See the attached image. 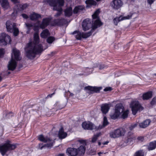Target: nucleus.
<instances>
[{
    "instance_id": "1",
    "label": "nucleus",
    "mask_w": 156,
    "mask_h": 156,
    "mask_svg": "<svg viewBox=\"0 0 156 156\" xmlns=\"http://www.w3.org/2000/svg\"><path fill=\"white\" fill-rule=\"evenodd\" d=\"M39 37L37 33L34 35V41L33 43L30 42L25 48L26 56L30 59H32L35 56L36 54L41 53L43 49L41 45L38 44Z\"/></svg>"
},
{
    "instance_id": "2",
    "label": "nucleus",
    "mask_w": 156,
    "mask_h": 156,
    "mask_svg": "<svg viewBox=\"0 0 156 156\" xmlns=\"http://www.w3.org/2000/svg\"><path fill=\"white\" fill-rule=\"evenodd\" d=\"M100 13L99 10H97L92 15L94 23L92 26V29L91 31L86 33L81 32L79 31H75L73 33V34L75 35L76 38L77 40H80L82 38H86L90 36L92 33V30L100 27L102 25L98 16Z\"/></svg>"
},
{
    "instance_id": "3",
    "label": "nucleus",
    "mask_w": 156,
    "mask_h": 156,
    "mask_svg": "<svg viewBox=\"0 0 156 156\" xmlns=\"http://www.w3.org/2000/svg\"><path fill=\"white\" fill-rule=\"evenodd\" d=\"M20 55L19 50L16 48H13L11 54V59L8 66L9 70H13L16 68L17 65L16 61L20 60L21 59Z\"/></svg>"
},
{
    "instance_id": "4",
    "label": "nucleus",
    "mask_w": 156,
    "mask_h": 156,
    "mask_svg": "<svg viewBox=\"0 0 156 156\" xmlns=\"http://www.w3.org/2000/svg\"><path fill=\"white\" fill-rule=\"evenodd\" d=\"M49 3L50 5L53 7V10L58 11V13L55 15V16L57 17L60 16L62 12V7L64 5V0H51Z\"/></svg>"
},
{
    "instance_id": "5",
    "label": "nucleus",
    "mask_w": 156,
    "mask_h": 156,
    "mask_svg": "<svg viewBox=\"0 0 156 156\" xmlns=\"http://www.w3.org/2000/svg\"><path fill=\"white\" fill-rule=\"evenodd\" d=\"M38 139L40 141L47 143L44 145H43L42 144H40L38 145V148L40 149H42L45 147L50 148L53 146V144L54 143V140L50 139L47 137L44 136L42 135H39Z\"/></svg>"
},
{
    "instance_id": "6",
    "label": "nucleus",
    "mask_w": 156,
    "mask_h": 156,
    "mask_svg": "<svg viewBox=\"0 0 156 156\" xmlns=\"http://www.w3.org/2000/svg\"><path fill=\"white\" fill-rule=\"evenodd\" d=\"M16 147V144H12L10 141L7 140L3 145L0 146V152L3 156L8 151L13 150Z\"/></svg>"
},
{
    "instance_id": "7",
    "label": "nucleus",
    "mask_w": 156,
    "mask_h": 156,
    "mask_svg": "<svg viewBox=\"0 0 156 156\" xmlns=\"http://www.w3.org/2000/svg\"><path fill=\"white\" fill-rule=\"evenodd\" d=\"M123 107L122 104H118L115 106V109L110 115L111 118L115 119L117 118L123 111Z\"/></svg>"
},
{
    "instance_id": "8",
    "label": "nucleus",
    "mask_w": 156,
    "mask_h": 156,
    "mask_svg": "<svg viewBox=\"0 0 156 156\" xmlns=\"http://www.w3.org/2000/svg\"><path fill=\"white\" fill-rule=\"evenodd\" d=\"M6 27L7 31L9 32H13V34L16 36L19 33V31L17 28L16 27V24L14 23L9 20L7 21L6 23Z\"/></svg>"
},
{
    "instance_id": "9",
    "label": "nucleus",
    "mask_w": 156,
    "mask_h": 156,
    "mask_svg": "<svg viewBox=\"0 0 156 156\" xmlns=\"http://www.w3.org/2000/svg\"><path fill=\"white\" fill-rule=\"evenodd\" d=\"M130 106L133 115L136 114L138 111L143 109V107L141 106L139 102L136 101H133L131 103Z\"/></svg>"
},
{
    "instance_id": "10",
    "label": "nucleus",
    "mask_w": 156,
    "mask_h": 156,
    "mask_svg": "<svg viewBox=\"0 0 156 156\" xmlns=\"http://www.w3.org/2000/svg\"><path fill=\"white\" fill-rule=\"evenodd\" d=\"M11 39L9 36L5 33L0 34V44L6 45L10 43Z\"/></svg>"
},
{
    "instance_id": "11",
    "label": "nucleus",
    "mask_w": 156,
    "mask_h": 156,
    "mask_svg": "<svg viewBox=\"0 0 156 156\" xmlns=\"http://www.w3.org/2000/svg\"><path fill=\"white\" fill-rule=\"evenodd\" d=\"M125 133V131L124 129L122 128H120L110 132L109 135L111 138H116L124 135Z\"/></svg>"
},
{
    "instance_id": "12",
    "label": "nucleus",
    "mask_w": 156,
    "mask_h": 156,
    "mask_svg": "<svg viewBox=\"0 0 156 156\" xmlns=\"http://www.w3.org/2000/svg\"><path fill=\"white\" fill-rule=\"evenodd\" d=\"M79 142L83 145H80L78 148L77 150V155L79 156H83L85 153L86 147L85 146L86 145V141L84 140H79Z\"/></svg>"
},
{
    "instance_id": "13",
    "label": "nucleus",
    "mask_w": 156,
    "mask_h": 156,
    "mask_svg": "<svg viewBox=\"0 0 156 156\" xmlns=\"http://www.w3.org/2000/svg\"><path fill=\"white\" fill-rule=\"evenodd\" d=\"M51 20V19L49 18L43 19L41 24L37 26H34V30H38L39 27L41 29L45 28L50 24Z\"/></svg>"
},
{
    "instance_id": "14",
    "label": "nucleus",
    "mask_w": 156,
    "mask_h": 156,
    "mask_svg": "<svg viewBox=\"0 0 156 156\" xmlns=\"http://www.w3.org/2000/svg\"><path fill=\"white\" fill-rule=\"evenodd\" d=\"M82 127L85 129L92 130L96 129L97 130V127L92 123L90 122H84L82 123Z\"/></svg>"
},
{
    "instance_id": "15",
    "label": "nucleus",
    "mask_w": 156,
    "mask_h": 156,
    "mask_svg": "<svg viewBox=\"0 0 156 156\" xmlns=\"http://www.w3.org/2000/svg\"><path fill=\"white\" fill-rule=\"evenodd\" d=\"M132 15H128L126 16H121L119 17H117L115 18L113 20V22L114 24L117 25L118 23L119 22L125 20H129L131 18Z\"/></svg>"
},
{
    "instance_id": "16",
    "label": "nucleus",
    "mask_w": 156,
    "mask_h": 156,
    "mask_svg": "<svg viewBox=\"0 0 156 156\" xmlns=\"http://www.w3.org/2000/svg\"><path fill=\"white\" fill-rule=\"evenodd\" d=\"M82 28L84 31L88 30L91 27V23L89 19L84 20L82 22Z\"/></svg>"
},
{
    "instance_id": "17",
    "label": "nucleus",
    "mask_w": 156,
    "mask_h": 156,
    "mask_svg": "<svg viewBox=\"0 0 156 156\" xmlns=\"http://www.w3.org/2000/svg\"><path fill=\"white\" fill-rule=\"evenodd\" d=\"M111 5L113 8L118 9L122 6V3L121 0H113Z\"/></svg>"
},
{
    "instance_id": "18",
    "label": "nucleus",
    "mask_w": 156,
    "mask_h": 156,
    "mask_svg": "<svg viewBox=\"0 0 156 156\" xmlns=\"http://www.w3.org/2000/svg\"><path fill=\"white\" fill-rule=\"evenodd\" d=\"M0 3L2 7L4 10L10 8V4L7 0H0Z\"/></svg>"
},
{
    "instance_id": "19",
    "label": "nucleus",
    "mask_w": 156,
    "mask_h": 156,
    "mask_svg": "<svg viewBox=\"0 0 156 156\" xmlns=\"http://www.w3.org/2000/svg\"><path fill=\"white\" fill-rule=\"evenodd\" d=\"M67 154L69 156H77V150L74 148H69L67 150Z\"/></svg>"
},
{
    "instance_id": "20",
    "label": "nucleus",
    "mask_w": 156,
    "mask_h": 156,
    "mask_svg": "<svg viewBox=\"0 0 156 156\" xmlns=\"http://www.w3.org/2000/svg\"><path fill=\"white\" fill-rule=\"evenodd\" d=\"M66 132H64L63 128H61L59 130L58 136L59 139H62L65 138L67 136Z\"/></svg>"
},
{
    "instance_id": "21",
    "label": "nucleus",
    "mask_w": 156,
    "mask_h": 156,
    "mask_svg": "<svg viewBox=\"0 0 156 156\" xmlns=\"http://www.w3.org/2000/svg\"><path fill=\"white\" fill-rule=\"evenodd\" d=\"M110 106L109 104H105L101 105V110L102 112L106 114L108 111Z\"/></svg>"
},
{
    "instance_id": "22",
    "label": "nucleus",
    "mask_w": 156,
    "mask_h": 156,
    "mask_svg": "<svg viewBox=\"0 0 156 156\" xmlns=\"http://www.w3.org/2000/svg\"><path fill=\"white\" fill-rule=\"evenodd\" d=\"M85 89L86 90H90L92 92H99L101 89L100 87H92L90 86H88L85 87Z\"/></svg>"
},
{
    "instance_id": "23",
    "label": "nucleus",
    "mask_w": 156,
    "mask_h": 156,
    "mask_svg": "<svg viewBox=\"0 0 156 156\" xmlns=\"http://www.w3.org/2000/svg\"><path fill=\"white\" fill-rule=\"evenodd\" d=\"M151 121L149 119H147L139 124V126L141 128H144L148 126L149 125Z\"/></svg>"
},
{
    "instance_id": "24",
    "label": "nucleus",
    "mask_w": 156,
    "mask_h": 156,
    "mask_svg": "<svg viewBox=\"0 0 156 156\" xmlns=\"http://www.w3.org/2000/svg\"><path fill=\"white\" fill-rule=\"evenodd\" d=\"M41 17V16L40 14L34 12L31 13L30 15V18L32 20H37L38 19Z\"/></svg>"
},
{
    "instance_id": "25",
    "label": "nucleus",
    "mask_w": 156,
    "mask_h": 156,
    "mask_svg": "<svg viewBox=\"0 0 156 156\" xmlns=\"http://www.w3.org/2000/svg\"><path fill=\"white\" fill-rule=\"evenodd\" d=\"M108 123H109L108 121L107 118L106 117H104L103 124L101 125H100L98 127H97V130L103 128L108 125Z\"/></svg>"
},
{
    "instance_id": "26",
    "label": "nucleus",
    "mask_w": 156,
    "mask_h": 156,
    "mask_svg": "<svg viewBox=\"0 0 156 156\" xmlns=\"http://www.w3.org/2000/svg\"><path fill=\"white\" fill-rule=\"evenodd\" d=\"M152 95V93L151 91L148 92L144 94L142 96L143 99L144 100H148L151 98Z\"/></svg>"
},
{
    "instance_id": "27",
    "label": "nucleus",
    "mask_w": 156,
    "mask_h": 156,
    "mask_svg": "<svg viewBox=\"0 0 156 156\" xmlns=\"http://www.w3.org/2000/svg\"><path fill=\"white\" fill-rule=\"evenodd\" d=\"M72 8L71 7L67 8L65 11V14L66 16H70L72 15Z\"/></svg>"
},
{
    "instance_id": "28",
    "label": "nucleus",
    "mask_w": 156,
    "mask_h": 156,
    "mask_svg": "<svg viewBox=\"0 0 156 156\" xmlns=\"http://www.w3.org/2000/svg\"><path fill=\"white\" fill-rule=\"evenodd\" d=\"M49 35L50 33L47 29L44 30L41 34V37L44 38H46L47 36Z\"/></svg>"
},
{
    "instance_id": "29",
    "label": "nucleus",
    "mask_w": 156,
    "mask_h": 156,
    "mask_svg": "<svg viewBox=\"0 0 156 156\" xmlns=\"http://www.w3.org/2000/svg\"><path fill=\"white\" fill-rule=\"evenodd\" d=\"M85 3L87 4V6L88 7L96 5V2L94 0H87L85 1Z\"/></svg>"
},
{
    "instance_id": "30",
    "label": "nucleus",
    "mask_w": 156,
    "mask_h": 156,
    "mask_svg": "<svg viewBox=\"0 0 156 156\" xmlns=\"http://www.w3.org/2000/svg\"><path fill=\"white\" fill-rule=\"evenodd\" d=\"M156 147V141L152 142L150 143L148 147L149 150H152L154 149Z\"/></svg>"
},
{
    "instance_id": "31",
    "label": "nucleus",
    "mask_w": 156,
    "mask_h": 156,
    "mask_svg": "<svg viewBox=\"0 0 156 156\" xmlns=\"http://www.w3.org/2000/svg\"><path fill=\"white\" fill-rule=\"evenodd\" d=\"M84 7L83 6H78L76 7L73 9L74 13H76L81 11L83 10Z\"/></svg>"
},
{
    "instance_id": "32",
    "label": "nucleus",
    "mask_w": 156,
    "mask_h": 156,
    "mask_svg": "<svg viewBox=\"0 0 156 156\" xmlns=\"http://www.w3.org/2000/svg\"><path fill=\"white\" fill-rule=\"evenodd\" d=\"M101 133L100 132L97 133L95 134H94L92 138L91 142L93 143L95 142L98 137L101 136Z\"/></svg>"
},
{
    "instance_id": "33",
    "label": "nucleus",
    "mask_w": 156,
    "mask_h": 156,
    "mask_svg": "<svg viewBox=\"0 0 156 156\" xmlns=\"http://www.w3.org/2000/svg\"><path fill=\"white\" fill-rule=\"evenodd\" d=\"M109 141H106L102 143H101L100 141H98V146L101 148H103L105 147L104 146L105 145H107Z\"/></svg>"
},
{
    "instance_id": "34",
    "label": "nucleus",
    "mask_w": 156,
    "mask_h": 156,
    "mask_svg": "<svg viewBox=\"0 0 156 156\" xmlns=\"http://www.w3.org/2000/svg\"><path fill=\"white\" fill-rule=\"evenodd\" d=\"M129 111L128 110H126L124 111L123 109L122 112L121 114V115L123 119L127 117L129 114Z\"/></svg>"
},
{
    "instance_id": "35",
    "label": "nucleus",
    "mask_w": 156,
    "mask_h": 156,
    "mask_svg": "<svg viewBox=\"0 0 156 156\" xmlns=\"http://www.w3.org/2000/svg\"><path fill=\"white\" fill-rule=\"evenodd\" d=\"M134 156H144V153L142 150L139 151L135 153Z\"/></svg>"
},
{
    "instance_id": "36",
    "label": "nucleus",
    "mask_w": 156,
    "mask_h": 156,
    "mask_svg": "<svg viewBox=\"0 0 156 156\" xmlns=\"http://www.w3.org/2000/svg\"><path fill=\"white\" fill-rule=\"evenodd\" d=\"M55 40V38L53 37H49L47 39V42L49 44H51Z\"/></svg>"
},
{
    "instance_id": "37",
    "label": "nucleus",
    "mask_w": 156,
    "mask_h": 156,
    "mask_svg": "<svg viewBox=\"0 0 156 156\" xmlns=\"http://www.w3.org/2000/svg\"><path fill=\"white\" fill-rule=\"evenodd\" d=\"M86 72L87 74H90L93 71V69L92 68H87L86 69Z\"/></svg>"
},
{
    "instance_id": "38",
    "label": "nucleus",
    "mask_w": 156,
    "mask_h": 156,
    "mask_svg": "<svg viewBox=\"0 0 156 156\" xmlns=\"http://www.w3.org/2000/svg\"><path fill=\"white\" fill-rule=\"evenodd\" d=\"M28 6L27 4H25L23 5H20V7L22 10H24Z\"/></svg>"
},
{
    "instance_id": "39",
    "label": "nucleus",
    "mask_w": 156,
    "mask_h": 156,
    "mask_svg": "<svg viewBox=\"0 0 156 156\" xmlns=\"http://www.w3.org/2000/svg\"><path fill=\"white\" fill-rule=\"evenodd\" d=\"M28 29L29 30L30 28L34 26V25L31 23H25Z\"/></svg>"
},
{
    "instance_id": "40",
    "label": "nucleus",
    "mask_w": 156,
    "mask_h": 156,
    "mask_svg": "<svg viewBox=\"0 0 156 156\" xmlns=\"http://www.w3.org/2000/svg\"><path fill=\"white\" fill-rule=\"evenodd\" d=\"M156 103V97H154L151 101V104L152 105H155Z\"/></svg>"
},
{
    "instance_id": "41",
    "label": "nucleus",
    "mask_w": 156,
    "mask_h": 156,
    "mask_svg": "<svg viewBox=\"0 0 156 156\" xmlns=\"http://www.w3.org/2000/svg\"><path fill=\"white\" fill-rule=\"evenodd\" d=\"M137 125L136 124H132L129 127V129L132 130Z\"/></svg>"
},
{
    "instance_id": "42",
    "label": "nucleus",
    "mask_w": 156,
    "mask_h": 156,
    "mask_svg": "<svg viewBox=\"0 0 156 156\" xmlns=\"http://www.w3.org/2000/svg\"><path fill=\"white\" fill-rule=\"evenodd\" d=\"M4 52V50L3 49H0V57L3 56Z\"/></svg>"
},
{
    "instance_id": "43",
    "label": "nucleus",
    "mask_w": 156,
    "mask_h": 156,
    "mask_svg": "<svg viewBox=\"0 0 156 156\" xmlns=\"http://www.w3.org/2000/svg\"><path fill=\"white\" fill-rule=\"evenodd\" d=\"M106 68L104 65L102 64L100 65L99 66V69L100 70L104 68Z\"/></svg>"
},
{
    "instance_id": "44",
    "label": "nucleus",
    "mask_w": 156,
    "mask_h": 156,
    "mask_svg": "<svg viewBox=\"0 0 156 156\" xmlns=\"http://www.w3.org/2000/svg\"><path fill=\"white\" fill-rule=\"evenodd\" d=\"M112 90V88L111 87H107L104 89V90L105 91H111Z\"/></svg>"
},
{
    "instance_id": "45",
    "label": "nucleus",
    "mask_w": 156,
    "mask_h": 156,
    "mask_svg": "<svg viewBox=\"0 0 156 156\" xmlns=\"http://www.w3.org/2000/svg\"><path fill=\"white\" fill-rule=\"evenodd\" d=\"M96 151H92L91 150L90 152V154L91 155H93L96 154Z\"/></svg>"
},
{
    "instance_id": "46",
    "label": "nucleus",
    "mask_w": 156,
    "mask_h": 156,
    "mask_svg": "<svg viewBox=\"0 0 156 156\" xmlns=\"http://www.w3.org/2000/svg\"><path fill=\"white\" fill-rule=\"evenodd\" d=\"M106 153V152H105L103 151H101L98 152V154L99 155V156H101V154H105Z\"/></svg>"
},
{
    "instance_id": "47",
    "label": "nucleus",
    "mask_w": 156,
    "mask_h": 156,
    "mask_svg": "<svg viewBox=\"0 0 156 156\" xmlns=\"http://www.w3.org/2000/svg\"><path fill=\"white\" fill-rule=\"evenodd\" d=\"M147 2L150 4L151 5L153 3L155 0H147Z\"/></svg>"
},
{
    "instance_id": "48",
    "label": "nucleus",
    "mask_w": 156,
    "mask_h": 156,
    "mask_svg": "<svg viewBox=\"0 0 156 156\" xmlns=\"http://www.w3.org/2000/svg\"><path fill=\"white\" fill-rule=\"evenodd\" d=\"M147 2L150 4L151 5L153 3L155 0H147Z\"/></svg>"
},
{
    "instance_id": "49",
    "label": "nucleus",
    "mask_w": 156,
    "mask_h": 156,
    "mask_svg": "<svg viewBox=\"0 0 156 156\" xmlns=\"http://www.w3.org/2000/svg\"><path fill=\"white\" fill-rule=\"evenodd\" d=\"M11 1L15 4H16L19 2V0H11Z\"/></svg>"
},
{
    "instance_id": "50",
    "label": "nucleus",
    "mask_w": 156,
    "mask_h": 156,
    "mask_svg": "<svg viewBox=\"0 0 156 156\" xmlns=\"http://www.w3.org/2000/svg\"><path fill=\"white\" fill-rule=\"evenodd\" d=\"M22 17L25 19H27L28 18V16L27 15L25 14H23L22 15Z\"/></svg>"
},
{
    "instance_id": "51",
    "label": "nucleus",
    "mask_w": 156,
    "mask_h": 156,
    "mask_svg": "<svg viewBox=\"0 0 156 156\" xmlns=\"http://www.w3.org/2000/svg\"><path fill=\"white\" fill-rule=\"evenodd\" d=\"M137 139L139 140L143 141L144 140V137L143 136H140L138 137Z\"/></svg>"
},
{
    "instance_id": "52",
    "label": "nucleus",
    "mask_w": 156,
    "mask_h": 156,
    "mask_svg": "<svg viewBox=\"0 0 156 156\" xmlns=\"http://www.w3.org/2000/svg\"><path fill=\"white\" fill-rule=\"evenodd\" d=\"M60 24V23H59V22L58 23H56V22H55L53 24H51V26H55V25H59Z\"/></svg>"
},
{
    "instance_id": "53",
    "label": "nucleus",
    "mask_w": 156,
    "mask_h": 156,
    "mask_svg": "<svg viewBox=\"0 0 156 156\" xmlns=\"http://www.w3.org/2000/svg\"><path fill=\"white\" fill-rule=\"evenodd\" d=\"M57 156H65L64 154H58Z\"/></svg>"
},
{
    "instance_id": "54",
    "label": "nucleus",
    "mask_w": 156,
    "mask_h": 156,
    "mask_svg": "<svg viewBox=\"0 0 156 156\" xmlns=\"http://www.w3.org/2000/svg\"><path fill=\"white\" fill-rule=\"evenodd\" d=\"M55 51H54V52H52L51 54V55H53L54 54H55Z\"/></svg>"
},
{
    "instance_id": "55",
    "label": "nucleus",
    "mask_w": 156,
    "mask_h": 156,
    "mask_svg": "<svg viewBox=\"0 0 156 156\" xmlns=\"http://www.w3.org/2000/svg\"><path fill=\"white\" fill-rule=\"evenodd\" d=\"M73 93H70V96H73Z\"/></svg>"
},
{
    "instance_id": "56",
    "label": "nucleus",
    "mask_w": 156,
    "mask_h": 156,
    "mask_svg": "<svg viewBox=\"0 0 156 156\" xmlns=\"http://www.w3.org/2000/svg\"><path fill=\"white\" fill-rule=\"evenodd\" d=\"M2 77L0 76V81H1L2 80Z\"/></svg>"
},
{
    "instance_id": "57",
    "label": "nucleus",
    "mask_w": 156,
    "mask_h": 156,
    "mask_svg": "<svg viewBox=\"0 0 156 156\" xmlns=\"http://www.w3.org/2000/svg\"><path fill=\"white\" fill-rule=\"evenodd\" d=\"M29 30L28 31H27V33H29Z\"/></svg>"
},
{
    "instance_id": "58",
    "label": "nucleus",
    "mask_w": 156,
    "mask_h": 156,
    "mask_svg": "<svg viewBox=\"0 0 156 156\" xmlns=\"http://www.w3.org/2000/svg\"><path fill=\"white\" fill-rule=\"evenodd\" d=\"M39 22H37V23L38 24H39Z\"/></svg>"
},
{
    "instance_id": "59",
    "label": "nucleus",
    "mask_w": 156,
    "mask_h": 156,
    "mask_svg": "<svg viewBox=\"0 0 156 156\" xmlns=\"http://www.w3.org/2000/svg\"><path fill=\"white\" fill-rule=\"evenodd\" d=\"M155 75L156 76V74H155Z\"/></svg>"
}]
</instances>
